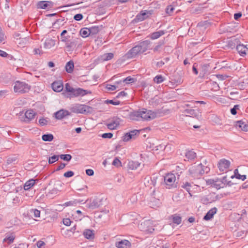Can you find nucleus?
Masks as SVG:
<instances>
[{
	"mask_svg": "<svg viewBox=\"0 0 248 248\" xmlns=\"http://www.w3.org/2000/svg\"><path fill=\"white\" fill-rule=\"evenodd\" d=\"M65 91L66 92L65 96L71 99L79 96H83L87 94H91L90 91L84 90L80 88H73L69 83H66L65 86Z\"/></svg>",
	"mask_w": 248,
	"mask_h": 248,
	"instance_id": "obj_1",
	"label": "nucleus"
},
{
	"mask_svg": "<svg viewBox=\"0 0 248 248\" xmlns=\"http://www.w3.org/2000/svg\"><path fill=\"white\" fill-rule=\"evenodd\" d=\"M141 119L143 120L150 121L156 117L163 116L164 114L161 109H157L155 111L147 109L145 108L140 109Z\"/></svg>",
	"mask_w": 248,
	"mask_h": 248,
	"instance_id": "obj_2",
	"label": "nucleus"
},
{
	"mask_svg": "<svg viewBox=\"0 0 248 248\" xmlns=\"http://www.w3.org/2000/svg\"><path fill=\"white\" fill-rule=\"evenodd\" d=\"M70 110L73 113L83 114H92L94 111V109L93 107L80 104L73 105L70 108Z\"/></svg>",
	"mask_w": 248,
	"mask_h": 248,
	"instance_id": "obj_3",
	"label": "nucleus"
},
{
	"mask_svg": "<svg viewBox=\"0 0 248 248\" xmlns=\"http://www.w3.org/2000/svg\"><path fill=\"white\" fill-rule=\"evenodd\" d=\"M147 50V47H132L119 61L123 62L135 58L137 55L142 54Z\"/></svg>",
	"mask_w": 248,
	"mask_h": 248,
	"instance_id": "obj_4",
	"label": "nucleus"
},
{
	"mask_svg": "<svg viewBox=\"0 0 248 248\" xmlns=\"http://www.w3.org/2000/svg\"><path fill=\"white\" fill-rule=\"evenodd\" d=\"M31 86L25 82L16 81L14 83V89L16 93H25L30 90Z\"/></svg>",
	"mask_w": 248,
	"mask_h": 248,
	"instance_id": "obj_5",
	"label": "nucleus"
},
{
	"mask_svg": "<svg viewBox=\"0 0 248 248\" xmlns=\"http://www.w3.org/2000/svg\"><path fill=\"white\" fill-rule=\"evenodd\" d=\"M188 172L190 175L194 179H199L203 175L202 164L200 163L197 165L190 167Z\"/></svg>",
	"mask_w": 248,
	"mask_h": 248,
	"instance_id": "obj_6",
	"label": "nucleus"
},
{
	"mask_svg": "<svg viewBox=\"0 0 248 248\" xmlns=\"http://www.w3.org/2000/svg\"><path fill=\"white\" fill-rule=\"evenodd\" d=\"M164 185L165 187L168 189H171L176 187V184L175 183L176 177L173 173H168L164 178Z\"/></svg>",
	"mask_w": 248,
	"mask_h": 248,
	"instance_id": "obj_7",
	"label": "nucleus"
},
{
	"mask_svg": "<svg viewBox=\"0 0 248 248\" xmlns=\"http://www.w3.org/2000/svg\"><path fill=\"white\" fill-rule=\"evenodd\" d=\"M103 198L101 196L95 197L90 200V202L87 203V207L92 209L98 208L103 204Z\"/></svg>",
	"mask_w": 248,
	"mask_h": 248,
	"instance_id": "obj_8",
	"label": "nucleus"
},
{
	"mask_svg": "<svg viewBox=\"0 0 248 248\" xmlns=\"http://www.w3.org/2000/svg\"><path fill=\"white\" fill-rule=\"evenodd\" d=\"M122 120L117 117H114L109 120V122L107 124L108 128L110 130H114L117 128Z\"/></svg>",
	"mask_w": 248,
	"mask_h": 248,
	"instance_id": "obj_9",
	"label": "nucleus"
},
{
	"mask_svg": "<svg viewBox=\"0 0 248 248\" xmlns=\"http://www.w3.org/2000/svg\"><path fill=\"white\" fill-rule=\"evenodd\" d=\"M219 199L218 195H215V193L210 194L207 197H203L201 199V202L204 204L214 202Z\"/></svg>",
	"mask_w": 248,
	"mask_h": 248,
	"instance_id": "obj_10",
	"label": "nucleus"
},
{
	"mask_svg": "<svg viewBox=\"0 0 248 248\" xmlns=\"http://www.w3.org/2000/svg\"><path fill=\"white\" fill-rule=\"evenodd\" d=\"M230 161L225 159H221L218 163V168L220 171H223L228 169L230 167Z\"/></svg>",
	"mask_w": 248,
	"mask_h": 248,
	"instance_id": "obj_11",
	"label": "nucleus"
},
{
	"mask_svg": "<svg viewBox=\"0 0 248 248\" xmlns=\"http://www.w3.org/2000/svg\"><path fill=\"white\" fill-rule=\"evenodd\" d=\"M157 178L155 176L145 178L144 179V184L146 186L150 187V189H152L153 187H155L156 184Z\"/></svg>",
	"mask_w": 248,
	"mask_h": 248,
	"instance_id": "obj_12",
	"label": "nucleus"
},
{
	"mask_svg": "<svg viewBox=\"0 0 248 248\" xmlns=\"http://www.w3.org/2000/svg\"><path fill=\"white\" fill-rule=\"evenodd\" d=\"M128 117L132 121H139L141 119L140 109L130 112L128 114Z\"/></svg>",
	"mask_w": 248,
	"mask_h": 248,
	"instance_id": "obj_13",
	"label": "nucleus"
},
{
	"mask_svg": "<svg viewBox=\"0 0 248 248\" xmlns=\"http://www.w3.org/2000/svg\"><path fill=\"white\" fill-rule=\"evenodd\" d=\"M52 88L54 92H60L63 88V83L62 81H55L51 84Z\"/></svg>",
	"mask_w": 248,
	"mask_h": 248,
	"instance_id": "obj_14",
	"label": "nucleus"
},
{
	"mask_svg": "<svg viewBox=\"0 0 248 248\" xmlns=\"http://www.w3.org/2000/svg\"><path fill=\"white\" fill-rule=\"evenodd\" d=\"M131 243L127 240H122L115 243V246L118 248H130Z\"/></svg>",
	"mask_w": 248,
	"mask_h": 248,
	"instance_id": "obj_15",
	"label": "nucleus"
},
{
	"mask_svg": "<svg viewBox=\"0 0 248 248\" xmlns=\"http://www.w3.org/2000/svg\"><path fill=\"white\" fill-rule=\"evenodd\" d=\"M36 115V113L32 109L28 110L25 113V118L24 121L26 123H29L32 120Z\"/></svg>",
	"mask_w": 248,
	"mask_h": 248,
	"instance_id": "obj_16",
	"label": "nucleus"
},
{
	"mask_svg": "<svg viewBox=\"0 0 248 248\" xmlns=\"http://www.w3.org/2000/svg\"><path fill=\"white\" fill-rule=\"evenodd\" d=\"M248 122L243 120L236 122L235 126L241 128L244 131H248Z\"/></svg>",
	"mask_w": 248,
	"mask_h": 248,
	"instance_id": "obj_17",
	"label": "nucleus"
},
{
	"mask_svg": "<svg viewBox=\"0 0 248 248\" xmlns=\"http://www.w3.org/2000/svg\"><path fill=\"white\" fill-rule=\"evenodd\" d=\"M97 28H84L80 30V34L82 37L85 38L89 36L92 32V30H97Z\"/></svg>",
	"mask_w": 248,
	"mask_h": 248,
	"instance_id": "obj_18",
	"label": "nucleus"
},
{
	"mask_svg": "<svg viewBox=\"0 0 248 248\" xmlns=\"http://www.w3.org/2000/svg\"><path fill=\"white\" fill-rule=\"evenodd\" d=\"M54 114L55 118L57 119L61 120L63 119L65 116L69 115L70 113L67 110L61 109L55 112Z\"/></svg>",
	"mask_w": 248,
	"mask_h": 248,
	"instance_id": "obj_19",
	"label": "nucleus"
},
{
	"mask_svg": "<svg viewBox=\"0 0 248 248\" xmlns=\"http://www.w3.org/2000/svg\"><path fill=\"white\" fill-rule=\"evenodd\" d=\"M51 2L47 1H40L37 4V7L38 9H46L51 8Z\"/></svg>",
	"mask_w": 248,
	"mask_h": 248,
	"instance_id": "obj_20",
	"label": "nucleus"
},
{
	"mask_svg": "<svg viewBox=\"0 0 248 248\" xmlns=\"http://www.w3.org/2000/svg\"><path fill=\"white\" fill-rule=\"evenodd\" d=\"M217 209L216 207H214L211 209L204 216L203 219L205 220H209L212 219L214 215L216 214Z\"/></svg>",
	"mask_w": 248,
	"mask_h": 248,
	"instance_id": "obj_21",
	"label": "nucleus"
},
{
	"mask_svg": "<svg viewBox=\"0 0 248 248\" xmlns=\"http://www.w3.org/2000/svg\"><path fill=\"white\" fill-rule=\"evenodd\" d=\"M114 57V54L113 53H104L103 55H100L98 60L101 62L108 61L111 60Z\"/></svg>",
	"mask_w": 248,
	"mask_h": 248,
	"instance_id": "obj_22",
	"label": "nucleus"
},
{
	"mask_svg": "<svg viewBox=\"0 0 248 248\" xmlns=\"http://www.w3.org/2000/svg\"><path fill=\"white\" fill-rule=\"evenodd\" d=\"M83 235L87 239L93 240L94 238V233L93 230L90 229L85 230Z\"/></svg>",
	"mask_w": 248,
	"mask_h": 248,
	"instance_id": "obj_23",
	"label": "nucleus"
},
{
	"mask_svg": "<svg viewBox=\"0 0 248 248\" xmlns=\"http://www.w3.org/2000/svg\"><path fill=\"white\" fill-rule=\"evenodd\" d=\"M16 237L15 234L14 232L7 233L5 235V237L3 239L4 242L7 243L8 244H11L14 242Z\"/></svg>",
	"mask_w": 248,
	"mask_h": 248,
	"instance_id": "obj_24",
	"label": "nucleus"
},
{
	"mask_svg": "<svg viewBox=\"0 0 248 248\" xmlns=\"http://www.w3.org/2000/svg\"><path fill=\"white\" fill-rule=\"evenodd\" d=\"M149 12L146 11H142L136 16V20L137 21H141L148 17L147 15Z\"/></svg>",
	"mask_w": 248,
	"mask_h": 248,
	"instance_id": "obj_25",
	"label": "nucleus"
},
{
	"mask_svg": "<svg viewBox=\"0 0 248 248\" xmlns=\"http://www.w3.org/2000/svg\"><path fill=\"white\" fill-rule=\"evenodd\" d=\"M36 181V180L33 179H31L27 181L24 184V189L25 190H28L31 189L35 185Z\"/></svg>",
	"mask_w": 248,
	"mask_h": 248,
	"instance_id": "obj_26",
	"label": "nucleus"
},
{
	"mask_svg": "<svg viewBox=\"0 0 248 248\" xmlns=\"http://www.w3.org/2000/svg\"><path fill=\"white\" fill-rule=\"evenodd\" d=\"M165 34V31L162 30H160L151 33L150 35V37L153 40L159 38Z\"/></svg>",
	"mask_w": 248,
	"mask_h": 248,
	"instance_id": "obj_27",
	"label": "nucleus"
},
{
	"mask_svg": "<svg viewBox=\"0 0 248 248\" xmlns=\"http://www.w3.org/2000/svg\"><path fill=\"white\" fill-rule=\"evenodd\" d=\"M74 68V62L72 61L67 62L65 66V70L68 73H72L73 71Z\"/></svg>",
	"mask_w": 248,
	"mask_h": 248,
	"instance_id": "obj_28",
	"label": "nucleus"
},
{
	"mask_svg": "<svg viewBox=\"0 0 248 248\" xmlns=\"http://www.w3.org/2000/svg\"><path fill=\"white\" fill-rule=\"evenodd\" d=\"M235 48L242 57H245L248 53V47H235Z\"/></svg>",
	"mask_w": 248,
	"mask_h": 248,
	"instance_id": "obj_29",
	"label": "nucleus"
},
{
	"mask_svg": "<svg viewBox=\"0 0 248 248\" xmlns=\"http://www.w3.org/2000/svg\"><path fill=\"white\" fill-rule=\"evenodd\" d=\"M140 163L136 161H131L128 162V165L130 169L135 170L137 169L140 165Z\"/></svg>",
	"mask_w": 248,
	"mask_h": 248,
	"instance_id": "obj_30",
	"label": "nucleus"
},
{
	"mask_svg": "<svg viewBox=\"0 0 248 248\" xmlns=\"http://www.w3.org/2000/svg\"><path fill=\"white\" fill-rule=\"evenodd\" d=\"M230 42L231 44H230V46H247L248 45H244L243 44H241L239 41L235 38H232Z\"/></svg>",
	"mask_w": 248,
	"mask_h": 248,
	"instance_id": "obj_31",
	"label": "nucleus"
},
{
	"mask_svg": "<svg viewBox=\"0 0 248 248\" xmlns=\"http://www.w3.org/2000/svg\"><path fill=\"white\" fill-rule=\"evenodd\" d=\"M185 155L188 160H193L196 156V154L193 151H188L186 153Z\"/></svg>",
	"mask_w": 248,
	"mask_h": 248,
	"instance_id": "obj_32",
	"label": "nucleus"
},
{
	"mask_svg": "<svg viewBox=\"0 0 248 248\" xmlns=\"http://www.w3.org/2000/svg\"><path fill=\"white\" fill-rule=\"evenodd\" d=\"M42 139L45 141H51L54 139V136L51 134H44L42 136Z\"/></svg>",
	"mask_w": 248,
	"mask_h": 248,
	"instance_id": "obj_33",
	"label": "nucleus"
},
{
	"mask_svg": "<svg viewBox=\"0 0 248 248\" xmlns=\"http://www.w3.org/2000/svg\"><path fill=\"white\" fill-rule=\"evenodd\" d=\"M172 221L174 223L176 224L177 225L180 224L182 222V218L181 217L177 215L176 214H174L172 215L171 216Z\"/></svg>",
	"mask_w": 248,
	"mask_h": 248,
	"instance_id": "obj_34",
	"label": "nucleus"
},
{
	"mask_svg": "<svg viewBox=\"0 0 248 248\" xmlns=\"http://www.w3.org/2000/svg\"><path fill=\"white\" fill-rule=\"evenodd\" d=\"M234 176L238 179H241L242 181H244L247 178V175H241L239 173L238 169H235L234 170Z\"/></svg>",
	"mask_w": 248,
	"mask_h": 248,
	"instance_id": "obj_35",
	"label": "nucleus"
},
{
	"mask_svg": "<svg viewBox=\"0 0 248 248\" xmlns=\"http://www.w3.org/2000/svg\"><path fill=\"white\" fill-rule=\"evenodd\" d=\"M185 113L186 116H196L197 113L195 110L191 108H187L185 110Z\"/></svg>",
	"mask_w": 248,
	"mask_h": 248,
	"instance_id": "obj_36",
	"label": "nucleus"
},
{
	"mask_svg": "<svg viewBox=\"0 0 248 248\" xmlns=\"http://www.w3.org/2000/svg\"><path fill=\"white\" fill-rule=\"evenodd\" d=\"M191 184L189 182H185L183 183V185H182L181 187L184 189H185L190 194V195L191 196V194L190 193V188H191Z\"/></svg>",
	"mask_w": 248,
	"mask_h": 248,
	"instance_id": "obj_37",
	"label": "nucleus"
},
{
	"mask_svg": "<svg viewBox=\"0 0 248 248\" xmlns=\"http://www.w3.org/2000/svg\"><path fill=\"white\" fill-rule=\"evenodd\" d=\"M59 156L61 159L68 162L70 161L72 157V155L70 154H62Z\"/></svg>",
	"mask_w": 248,
	"mask_h": 248,
	"instance_id": "obj_38",
	"label": "nucleus"
},
{
	"mask_svg": "<svg viewBox=\"0 0 248 248\" xmlns=\"http://www.w3.org/2000/svg\"><path fill=\"white\" fill-rule=\"evenodd\" d=\"M137 81V79L135 78H132L130 76H128L125 79L123 80V83H125L126 84L134 83Z\"/></svg>",
	"mask_w": 248,
	"mask_h": 248,
	"instance_id": "obj_39",
	"label": "nucleus"
},
{
	"mask_svg": "<svg viewBox=\"0 0 248 248\" xmlns=\"http://www.w3.org/2000/svg\"><path fill=\"white\" fill-rule=\"evenodd\" d=\"M59 156L58 155H53L48 158V163L52 164L59 160Z\"/></svg>",
	"mask_w": 248,
	"mask_h": 248,
	"instance_id": "obj_40",
	"label": "nucleus"
},
{
	"mask_svg": "<svg viewBox=\"0 0 248 248\" xmlns=\"http://www.w3.org/2000/svg\"><path fill=\"white\" fill-rule=\"evenodd\" d=\"M0 56L2 57H5L9 59L10 60H12L13 57L12 55L7 54L6 52L0 49Z\"/></svg>",
	"mask_w": 248,
	"mask_h": 248,
	"instance_id": "obj_41",
	"label": "nucleus"
},
{
	"mask_svg": "<svg viewBox=\"0 0 248 248\" xmlns=\"http://www.w3.org/2000/svg\"><path fill=\"white\" fill-rule=\"evenodd\" d=\"M202 71L205 73L207 71H209L210 68V63H204L201 65Z\"/></svg>",
	"mask_w": 248,
	"mask_h": 248,
	"instance_id": "obj_42",
	"label": "nucleus"
},
{
	"mask_svg": "<svg viewBox=\"0 0 248 248\" xmlns=\"http://www.w3.org/2000/svg\"><path fill=\"white\" fill-rule=\"evenodd\" d=\"M164 80V79L161 75H157L154 78V81L157 84L162 82Z\"/></svg>",
	"mask_w": 248,
	"mask_h": 248,
	"instance_id": "obj_43",
	"label": "nucleus"
},
{
	"mask_svg": "<svg viewBox=\"0 0 248 248\" xmlns=\"http://www.w3.org/2000/svg\"><path fill=\"white\" fill-rule=\"evenodd\" d=\"M129 133H130V135L133 137V139H135L140 135V130L135 129L129 131Z\"/></svg>",
	"mask_w": 248,
	"mask_h": 248,
	"instance_id": "obj_44",
	"label": "nucleus"
},
{
	"mask_svg": "<svg viewBox=\"0 0 248 248\" xmlns=\"http://www.w3.org/2000/svg\"><path fill=\"white\" fill-rule=\"evenodd\" d=\"M131 139L133 138L129 132L126 133L123 137V140L124 142L128 141Z\"/></svg>",
	"mask_w": 248,
	"mask_h": 248,
	"instance_id": "obj_45",
	"label": "nucleus"
},
{
	"mask_svg": "<svg viewBox=\"0 0 248 248\" xmlns=\"http://www.w3.org/2000/svg\"><path fill=\"white\" fill-rule=\"evenodd\" d=\"M240 106L239 105H235L230 110L231 113L232 115H235L237 114V110L239 109Z\"/></svg>",
	"mask_w": 248,
	"mask_h": 248,
	"instance_id": "obj_46",
	"label": "nucleus"
},
{
	"mask_svg": "<svg viewBox=\"0 0 248 248\" xmlns=\"http://www.w3.org/2000/svg\"><path fill=\"white\" fill-rule=\"evenodd\" d=\"M39 123L40 125L44 126L47 124L48 121L46 118H41L39 120Z\"/></svg>",
	"mask_w": 248,
	"mask_h": 248,
	"instance_id": "obj_47",
	"label": "nucleus"
},
{
	"mask_svg": "<svg viewBox=\"0 0 248 248\" xmlns=\"http://www.w3.org/2000/svg\"><path fill=\"white\" fill-rule=\"evenodd\" d=\"M63 185V183H62L60 181H56L54 184V188L56 189L57 190L61 191L59 188L60 187H62Z\"/></svg>",
	"mask_w": 248,
	"mask_h": 248,
	"instance_id": "obj_48",
	"label": "nucleus"
},
{
	"mask_svg": "<svg viewBox=\"0 0 248 248\" xmlns=\"http://www.w3.org/2000/svg\"><path fill=\"white\" fill-rule=\"evenodd\" d=\"M174 9V8L171 5H169L167 7L166 11V13L169 15H171L172 13L173 12Z\"/></svg>",
	"mask_w": 248,
	"mask_h": 248,
	"instance_id": "obj_49",
	"label": "nucleus"
},
{
	"mask_svg": "<svg viewBox=\"0 0 248 248\" xmlns=\"http://www.w3.org/2000/svg\"><path fill=\"white\" fill-rule=\"evenodd\" d=\"M113 135L112 133H105L102 135L101 137L104 139H111Z\"/></svg>",
	"mask_w": 248,
	"mask_h": 248,
	"instance_id": "obj_50",
	"label": "nucleus"
},
{
	"mask_svg": "<svg viewBox=\"0 0 248 248\" xmlns=\"http://www.w3.org/2000/svg\"><path fill=\"white\" fill-rule=\"evenodd\" d=\"M74 175V172L73 171L69 170L65 172L63 174V176L66 178L71 177Z\"/></svg>",
	"mask_w": 248,
	"mask_h": 248,
	"instance_id": "obj_51",
	"label": "nucleus"
},
{
	"mask_svg": "<svg viewBox=\"0 0 248 248\" xmlns=\"http://www.w3.org/2000/svg\"><path fill=\"white\" fill-rule=\"evenodd\" d=\"M106 102L107 103H109L113 105H119L120 104V101H114L113 100H106Z\"/></svg>",
	"mask_w": 248,
	"mask_h": 248,
	"instance_id": "obj_52",
	"label": "nucleus"
},
{
	"mask_svg": "<svg viewBox=\"0 0 248 248\" xmlns=\"http://www.w3.org/2000/svg\"><path fill=\"white\" fill-rule=\"evenodd\" d=\"M63 223L64 225L67 226H69L71 225L72 222L69 218H66L63 219Z\"/></svg>",
	"mask_w": 248,
	"mask_h": 248,
	"instance_id": "obj_53",
	"label": "nucleus"
},
{
	"mask_svg": "<svg viewBox=\"0 0 248 248\" xmlns=\"http://www.w3.org/2000/svg\"><path fill=\"white\" fill-rule=\"evenodd\" d=\"M112 165L118 167L121 166V162L118 158H115L113 161Z\"/></svg>",
	"mask_w": 248,
	"mask_h": 248,
	"instance_id": "obj_54",
	"label": "nucleus"
},
{
	"mask_svg": "<svg viewBox=\"0 0 248 248\" xmlns=\"http://www.w3.org/2000/svg\"><path fill=\"white\" fill-rule=\"evenodd\" d=\"M31 212L33 213L34 216L36 217H39L40 215V211L36 209H32Z\"/></svg>",
	"mask_w": 248,
	"mask_h": 248,
	"instance_id": "obj_55",
	"label": "nucleus"
},
{
	"mask_svg": "<svg viewBox=\"0 0 248 248\" xmlns=\"http://www.w3.org/2000/svg\"><path fill=\"white\" fill-rule=\"evenodd\" d=\"M197 66L198 64L197 63H194L192 67V71L196 75L198 74V70L197 68Z\"/></svg>",
	"mask_w": 248,
	"mask_h": 248,
	"instance_id": "obj_56",
	"label": "nucleus"
},
{
	"mask_svg": "<svg viewBox=\"0 0 248 248\" xmlns=\"http://www.w3.org/2000/svg\"><path fill=\"white\" fill-rule=\"evenodd\" d=\"M74 18L77 21H80L83 18V16L82 14H78L74 16Z\"/></svg>",
	"mask_w": 248,
	"mask_h": 248,
	"instance_id": "obj_57",
	"label": "nucleus"
},
{
	"mask_svg": "<svg viewBox=\"0 0 248 248\" xmlns=\"http://www.w3.org/2000/svg\"><path fill=\"white\" fill-rule=\"evenodd\" d=\"M107 88L109 91H114L116 89L117 87L115 85H107Z\"/></svg>",
	"mask_w": 248,
	"mask_h": 248,
	"instance_id": "obj_58",
	"label": "nucleus"
},
{
	"mask_svg": "<svg viewBox=\"0 0 248 248\" xmlns=\"http://www.w3.org/2000/svg\"><path fill=\"white\" fill-rule=\"evenodd\" d=\"M86 173L88 176H93L94 174V171L92 169H87L86 170Z\"/></svg>",
	"mask_w": 248,
	"mask_h": 248,
	"instance_id": "obj_59",
	"label": "nucleus"
},
{
	"mask_svg": "<svg viewBox=\"0 0 248 248\" xmlns=\"http://www.w3.org/2000/svg\"><path fill=\"white\" fill-rule=\"evenodd\" d=\"M127 95V93H125L124 91H121V92H119L116 97L117 98H120L121 97H124V96H125Z\"/></svg>",
	"mask_w": 248,
	"mask_h": 248,
	"instance_id": "obj_60",
	"label": "nucleus"
},
{
	"mask_svg": "<svg viewBox=\"0 0 248 248\" xmlns=\"http://www.w3.org/2000/svg\"><path fill=\"white\" fill-rule=\"evenodd\" d=\"M77 203V202L75 201H69L68 202H65L64 205L65 206H72L74 205Z\"/></svg>",
	"mask_w": 248,
	"mask_h": 248,
	"instance_id": "obj_61",
	"label": "nucleus"
},
{
	"mask_svg": "<svg viewBox=\"0 0 248 248\" xmlns=\"http://www.w3.org/2000/svg\"><path fill=\"white\" fill-rule=\"evenodd\" d=\"M33 53L34 55L39 54L41 55L43 53L41 50H40L39 48H35L34 49L33 51Z\"/></svg>",
	"mask_w": 248,
	"mask_h": 248,
	"instance_id": "obj_62",
	"label": "nucleus"
},
{
	"mask_svg": "<svg viewBox=\"0 0 248 248\" xmlns=\"http://www.w3.org/2000/svg\"><path fill=\"white\" fill-rule=\"evenodd\" d=\"M45 245V243H44V242L42 241H38L37 243H36V246L38 248H42V247L44 246Z\"/></svg>",
	"mask_w": 248,
	"mask_h": 248,
	"instance_id": "obj_63",
	"label": "nucleus"
},
{
	"mask_svg": "<svg viewBox=\"0 0 248 248\" xmlns=\"http://www.w3.org/2000/svg\"><path fill=\"white\" fill-rule=\"evenodd\" d=\"M66 166V164L64 163H61L60 165L58 166L57 169L56 170V171H59L63 169Z\"/></svg>",
	"mask_w": 248,
	"mask_h": 248,
	"instance_id": "obj_64",
	"label": "nucleus"
}]
</instances>
